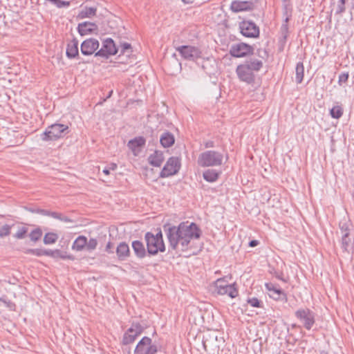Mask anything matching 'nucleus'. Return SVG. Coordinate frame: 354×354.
I'll list each match as a JSON object with an SVG mask.
<instances>
[{"instance_id": "1", "label": "nucleus", "mask_w": 354, "mask_h": 354, "mask_svg": "<svg viewBox=\"0 0 354 354\" xmlns=\"http://www.w3.org/2000/svg\"><path fill=\"white\" fill-rule=\"evenodd\" d=\"M163 228L169 246L173 250H177L180 245L182 251L187 250L191 240L199 239L201 234L198 226L189 221L181 222L178 226L165 224Z\"/></svg>"}, {"instance_id": "2", "label": "nucleus", "mask_w": 354, "mask_h": 354, "mask_svg": "<svg viewBox=\"0 0 354 354\" xmlns=\"http://www.w3.org/2000/svg\"><path fill=\"white\" fill-rule=\"evenodd\" d=\"M223 156L216 151H206L201 153L198 158V164L202 167L220 166L223 163Z\"/></svg>"}, {"instance_id": "3", "label": "nucleus", "mask_w": 354, "mask_h": 354, "mask_svg": "<svg viewBox=\"0 0 354 354\" xmlns=\"http://www.w3.org/2000/svg\"><path fill=\"white\" fill-rule=\"evenodd\" d=\"M68 133L67 125L55 123L48 127L41 135L43 141H53L64 137Z\"/></svg>"}, {"instance_id": "4", "label": "nucleus", "mask_w": 354, "mask_h": 354, "mask_svg": "<svg viewBox=\"0 0 354 354\" xmlns=\"http://www.w3.org/2000/svg\"><path fill=\"white\" fill-rule=\"evenodd\" d=\"M295 315L308 330H310L315 323V313L308 308L298 309L295 311Z\"/></svg>"}, {"instance_id": "5", "label": "nucleus", "mask_w": 354, "mask_h": 354, "mask_svg": "<svg viewBox=\"0 0 354 354\" xmlns=\"http://www.w3.org/2000/svg\"><path fill=\"white\" fill-rule=\"evenodd\" d=\"M145 240L147 244V250L149 256H153L158 253V252H163L165 251V243H159L153 236V234L151 232H147L145 234Z\"/></svg>"}, {"instance_id": "6", "label": "nucleus", "mask_w": 354, "mask_h": 354, "mask_svg": "<svg viewBox=\"0 0 354 354\" xmlns=\"http://www.w3.org/2000/svg\"><path fill=\"white\" fill-rule=\"evenodd\" d=\"M215 288L217 293L221 295H227L231 298H235L238 295V290L235 284H228L224 279H218L215 281Z\"/></svg>"}, {"instance_id": "7", "label": "nucleus", "mask_w": 354, "mask_h": 354, "mask_svg": "<svg viewBox=\"0 0 354 354\" xmlns=\"http://www.w3.org/2000/svg\"><path fill=\"white\" fill-rule=\"evenodd\" d=\"M158 346L152 344V340L148 337H144L138 343L134 350V354H156Z\"/></svg>"}, {"instance_id": "8", "label": "nucleus", "mask_w": 354, "mask_h": 354, "mask_svg": "<svg viewBox=\"0 0 354 354\" xmlns=\"http://www.w3.org/2000/svg\"><path fill=\"white\" fill-rule=\"evenodd\" d=\"M180 168V160L178 157L169 158L162 171L160 173V177L167 178L174 175L178 172Z\"/></svg>"}, {"instance_id": "9", "label": "nucleus", "mask_w": 354, "mask_h": 354, "mask_svg": "<svg viewBox=\"0 0 354 354\" xmlns=\"http://www.w3.org/2000/svg\"><path fill=\"white\" fill-rule=\"evenodd\" d=\"M254 48L245 43L234 44L230 46V54L234 57H243L252 55Z\"/></svg>"}, {"instance_id": "10", "label": "nucleus", "mask_w": 354, "mask_h": 354, "mask_svg": "<svg viewBox=\"0 0 354 354\" xmlns=\"http://www.w3.org/2000/svg\"><path fill=\"white\" fill-rule=\"evenodd\" d=\"M239 29L244 37L250 38H258L259 37V28L252 21L240 22Z\"/></svg>"}, {"instance_id": "11", "label": "nucleus", "mask_w": 354, "mask_h": 354, "mask_svg": "<svg viewBox=\"0 0 354 354\" xmlns=\"http://www.w3.org/2000/svg\"><path fill=\"white\" fill-rule=\"evenodd\" d=\"M118 51L111 38L106 39L102 43V47L95 53V57L108 59L111 55H115Z\"/></svg>"}, {"instance_id": "12", "label": "nucleus", "mask_w": 354, "mask_h": 354, "mask_svg": "<svg viewBox=\"0 0 354 354\" xmlns=\"http://www.w3.org/2000/svg\"><path fill=\"white\" fill-rule=\"evenodd\" d=\"M181 56L187 60L196 61L201 57V51L196 46H180L176 48Z\"/></svg>"}, {"instance_id": "13", "label": "nucleus", "mask_w": 354, "mask_h": 354, "mask_svg": "<svg viewBox=\"0 0 354 354\" xmlns=\"http://www.w3.org/2000/svg\"><path fill=\"white\" fill-rule=\"evenodd\" d=\"M236 73L240 81L251 84L254 82L255 74L248 66L241 64L236 68Z\"/></svg>"}, {"instance_id": "14", "label": "nucleus", "mask_w": 354, "mask_h": 354, "mask_svg": "<svg viewBox=\"0 0 354 354\" xmlns=\"http://www.w3.org/2000/svg\"><path fill=\"white\" fill-rule=\"evenodd\" d=\"M265 286L268 291L270 297L277 301H287V295L279 286L272 283H266Z\"/></svg>"}, {"instance_id": "15", "label": "nucleus", "mask_w": 354, "mask_h": 354, "mask_svg": "<svg viewBox=\"0 0 354 354\" xmlns=\"http://www.w3.org/2000/svg\"><path fill=\"white\" fill-rule=\"evenodd\" d=\"M100 43L95 38H89L84 40L80 46L81 53L86 56L93 55L99 48Z\"/></svg>"}, {"instance_id": "16", "label": "nucleus", "mask_w": 354, "mask_h": 354, "mask_svg": "<svg viewBox=\"0 0 354 354\" xmlns=\"http://www.w3.org/2000/svg\"><path fill=\"white\" fill-rule=\"evenodd\" d=\"M146 140L142 136L136 137L130 140L127 143V147L133 155L137 156L141 151V149L145 145Z\"/></svg>"}, {"instance_id": "17", "label": "nucleus", "mask_w": 354, "mask_h": 354, "mask_svg": "<svg viewBox=\"0 0 354 354\" xmlns=\"http://www.w3.org/2000/svg\"><path fill=\"white\" fill-rule=\"evenodd\" d=\"M98 30L97 26L89 21H84L78 24L77 31L82 36L96 33Z\"/></svg>"}, {"instance_id": "18", "label": "nucleus", "mask_w": 354, "mask_h": 354, "mask_svg": "<svg viewBox=\"0 0 354 354\" xmlns=\"http://www.w3.org/2000/svg\"><path fill=\"white\" fill-rule=\"evenodd\" d=\"M253 8L254 4L252 2L248 1H233L230 6V9L234 12L252 10Z\"/></svg>"}, {"instance_id": "19", "label": "nucleus", "mask_w": 354, "mask_h": 354, "mask_svg": "<svg viewBox=\"0 0 354 354\" xmlns=\"http://www.w3.org/2000/svg\"><path fill=\"white\" fill-rule=\"evenodd\" d=\"M116 255L119 261H123L130 257V249L128 244L124 242H120L115 250Z\"/></svg>"}, {"instance_id": "20", "label": "nucleus", "mask_w": 354, "mask_h": 354, "mask_svg": "<svg viewBox=\"0 0 354 354\" xmlns=\"http://www.w3.org/2000/svg\"><path fill=\"white\" fill-rule=\"evenodd\" d=\"M131 247L135 256L138 259H142L148 255L147 250L145 248L142 241L138 240L132 241Z\"/></svg>"}, {"instance_id": "21", "label": "nucleus", "mask_w": 354, "mask_h": 354, "mask_svg": "<svg viewBox=\"0 0 354 354\" xmlns=\"http://www.w3.org/2000/svg\"><path fill=\"white\" fill-rule=\"evenodd\" d=\"M244 66H248L254 73L259 72L263 67V62L260 59L254 57L247 59L242 63Z\"/></svg>"}, {"instance_id": "22", "label": "nucleus", "mask_w": 354, "mask_h": 354, "mask_svg": "<svg viewBox=\"0 0 354 354\" xmlns=\"http://www.w3.org/2000/svg\"><path fill=\"white\" fill-rule=\"evenodd\" d=\"M66 55L69 59L79 57L78 41L77 39L74 38L67 44Z\"/></svg>"}, {"instance_id": "23", "label": "nucleus", "mask_w": 354, "mask_h": 354, "mask_svg": "<svg viewBox=\"0 0 354 354\" xmlns=\"http://www.w3.org/2000/svg\"><path fill=\"white\" fill-rule=\"evenodd\" d=\"M163 161V153L160 151L156 150L148 157L149 163L153 167H160Z\"/></svg>"}, {"instance_id": "24", "label": "nucleus", "mask_w": 354, "mask_h": 354, "mask_svg": "<svg viewBox=\"0 0 354 354\" xmlns=\"http://www.w3.org/2000/svg\"><path fill=\"white\" fill-rule=\"evenodd\" d=\"M160 142L163 147H169L174 144V136L171 133L165 131L161 135Z\"/></svg>"}, {"instance_id": "25", "label": "nucleus", "mask_w": 354, "mask_h": 354, "mask_svg": "<svg viewBox=\"0 0 354 354\" xmlns=\"http://www.w3.org/2000/svg\"><path fill=\"white\" fill-rule=\"evenodd\" d=\"M221 174V171H217L216 169H208L203 172V176L206 181L214 183L218 180Z\"/></svg>"}, {"instance_id": "26", "label": "nucleus", "mask_w": 354, "mask_h": 354, "mask_svg": "<svg viewBox=\"0 0 354 354\" xmlns=\"http://www.w3.org/2000/svg\"><path fill=\"white\" fill-rule=\"evenodd\" d=\"M281 36L279 39V50L282 51L284 48L285 44L287 41V38L288 37V26L286 24H282L281 26Z\"/></svg>"}, {"instance_id": "27", "label": "nucleus", "mask_w": 354, "mask_h": 354, "mask_svg": "<svg viewBox=\"0 0 354 354\" xmlns=\"http://www.w3.org/2000/svg\"><path fill=\"white\" fill-rule=\"evenodd\" d=\"M87 244V238L85 236H79L74 241L72 249L76 251H82L83 250H86V246Z\"/></svg>"}, {"instance_id": "28", "label": "nucleus", "mask_w": 354, "mask_h": 354, "mask_svg": "<svg viewBox=\"0 0 354 354\" xmlns=\"http://www.w3.org/2000/svg\"><path fill=\"white\" fill-rule=\"evenodd\" d=\"M342 248L344 251L348 252H349L353 249V241L349 234H342Z\"/></svg>"}, {"instance_id": "29", "label": "nucleus", "mask_w": 354, "mask_h": 354, "mask_svg": "<svg viewBox=\"0 0 354 354\" xmlns=\"http://www.w3.org/2000/svg\"><path fill=\"white\" fill-rule=\"evenodd\" d=\"M296 77L295 81L297 84L302 82L304 75V66L303 62H298L295 68Z\"/></svg>"}, {"instance_id": "30", "label": "nucleus", "mask_w": 354, "mask_h": 354, "mask_svg": "<svg viewBox=\"0 0 354 354\" xmlns=\"http://www.w3.org/2000/svg\"><path fill=\"white\" fill-rule=\"evenodd\" d=\"M97 8L93 7H85L79 13L78 17L81 19L92 17L96 15Z\"/></svg>"}, {"instance_id": "31", "label": "nucleus", "mask_w": 354, "mask_h": 354, "mask_svg": "<svg viewBox=\"0 0 354 354\" xmlns=\"http://www.w3.org/2000/svg\"><path fill=\"white\" fill-rule=\"evenodd\" d=\"M53 258L70 260L74 259V257L72 255L67 254L66 252H64L58 249L53 250Z\"/></svg>"}, {"instance_id": "32", "label": "nucleus", "mask_w": 354, "mask_h": 354, "mask_svg": "<svg viewBox=\"0 0 354 354\" xmlns=\"http://www.w3.org/2000/svg\"><path fill=\"white\" fill-rule=\"evenodd\" d=\"M137 335L133 333H129L127 330V332L124 333L122 338V344L124 346H127L130 344H132L135 342L137 338Z\"/></svg>"}, {"instance_id": "33", "label": "nucleus", "mask_w": 354, "mask_h": 354, "mask_svg": "<svg viewBox=\"0 0 354 354\" xmlns=\"http://www.w3.org/2000/svg\"><path fill=\"white\" fill-rule=\"evenodd\" d=\"M58 239V235L53 232L46 233L44 238V243L46 245L55 243Z\"/></svg>"}, {"instance_id": "34", "label": "nucleus", "mask_w": 354, "mask_h": 354, "mask_svg": "<svg viewBox=\"0 0 354 354\" xmlns=\"http://www.w3.org/2000/svg\"><path fill=\"white\" fill-rule=\"evenodd\" d=\"M128 330L129 333H133L138 337L142 333L144 328L139 323H132Z\"/></svg>"}, {"instance_id": "35", "label": "nucleus", "mask_w": 354, "mask_h": 354, "mask_svg": "<svg viewBox=\"0 0 354 354\" xmlns=\"http://www.w3.org/2000/svg\"><path fill=\"white\" fill-rule=\"evenodd\" d=\"M42 236V230L40 227H37L34 229L30 234L29 237L30 239L33 242H37L39 241Z\"/></svg>"}, {"instance_id": "36", "label": "nucleus", "mask_w": 354, "mask_h": 354, "mask_svg": "<svg viewBox=\"0 0 354 354\" xmlns=\"http://www.w3.org/2000/svg\"><path fill=\"white\" fill-rule=\"evenodd\" d=\"M330 113L332 118L339 119L343 115V110L341 106H336L330 109Z\"/></svg>"}, {"instance_id": "37", "label": "nucleus", "mask_w": 354, "mask_h": 354, "mask_svg": "<svg viewBox=\"0 0 354 354\" xmlns=\"http://www.w3.org/2000/svg\"><path fill=\"white\" fill-rule=\"evenodd\" d=\"M97 240L95 238H91L89 240L87 239L86 250L89 252L95 250L97 246Z\"/></svg>"}, {"instance_id": "38", "label": "nucleus", "mask_w": 354, "mask_h": 354, "mask_svg": "<svg viewBox=\"0 0 354 354\" xmlns=\"http://www.w3.org/2000/svg\"><path fill=\"white\" fill-rule=\"evenodd\" d=\"M120 53L121 54H127V56H129L131 53V46L130 44L124 42L121 43L120 46Z\"/></svg>"}, {"instance_id": "39", "label": "nucleus", "mask_w": 354, "mask_h": 354, "mask_svg": "<svg viewBox=\"0 0 354 354\" xmlns=\"http://www.w3.org/2000/svg\"><path fill=\"white\" fill-rule=\"evenodd\" d=\"M28 232V227L23 226L18 229L17 232L14 234V237L17 239H22L25 238Z\"/></svg>"}, {"instance_id": "40", "label": "nucleus", "mask_w": 354, "mask_h": 354, "mask_svg": "<svg viewBox=\"0 0 354 354\" xmlns=\"http://www.w3.org/2000/svg\"><path fill=\"white\" fill-rule=\"evenodd\" d=\"M351 224L346 221L339 223V228L342 234H349Z\"/></svg>"}, {"instance_id": "41", "label": "nucleus", "mask_w": 354, "mask_h": 354, "mask_svg": "<svg viewBox=\"0 0 354 354\" xmlns=\"http://www.w3.org/2000/svg\"><path fill=\"white\" fill-rule=\"evenodd\" d=\"M44 250L42 249H26L24 253L27 254H32L37 257L44 256Z\"/></svg>"}, {"instance_id": "42", "label": "nucleus", "mask_w": 354, "mask_h": 354, "mask_svg": "<svg viewBox=\"0 0 354 354\" xmlns=\"http://www.w3.org/2000/svg\"><path fill=\"white\" fill-rule=\"evenodd\" d=\"M11 226L6 224L0 228V238H3L10 234Z\"/></svg>"}, {"instance_id": "43", "label": "nucleus", "mask_w": 354, "mask_h": 354, "mask_svg": "<svg viewBox=\"0 0 354 354\" xmlns=\"http://www.w3.org/2000/svg\"><path fill=\"white\" fill-rule=\"evenodd\" d=\"M248 303L252 307L259 308L261 307V301L259 300L257 297H252L248 299Z\"/></svg>"}, {"instance_id": "44", "label": "nucleus", "mask_w": 354, "mask_h": 354, "mask_svg": "<svg viewBox=\"0 0 354 354\" xmlns=\"http://www.w3.org/2000/svg\"><path fill=\"white\" fill-rule=\"evenodd\" d=\"M27 209L32 213H37V214H41L43 216H46L47 212H48V210H46V209H39V208H33V207H29V208H27Z\"/></svg>"}, {"instance_id": "45", "label": "nucleus", "mask_w": 354, "mask_h": 354, "mask_svg": "<svg viewBox=\"0 0 354 354\" xmlns=\"http://www.w3.org/2000/svg\"><path fill=\"white\" fill-rule=\"evenodd\" d=\"M258 55H259V57L261 58V60H262V61L266 60L268 57V53L267 50L265 49H263V50L259 49Z\"/></svg>"}, {"instance_id": "46", "label": "nucleus", "mask_w": 354, "mask_h": 354, "mask_svg": "<svg viewBox=\"0 0 354 354\" xmlns=\"http://www.w3.org/2000/svg\"><path fill=\"white\" fill-rule=\"evenodd\" d=\"M70 5L71 3L68 1L57 0L55 6L59 8H62L68 7Z\"/></svg>"}, {"instance_id": "47", "label": "nucleus", "mask_w": 354, "mask_h": 354, "mask_svg": "<svg viewBox=\"0 0 354 354\" xmlns=\"http://www.w3.org/2000/svg\"><path fill=\"white\" fill-rule=\"evenodd\" d=\"M0 300L3 301L6 306L10 310H15L16 305L15 303L10 301H6L3 299H1Z\"/></svg>"}, {"instance_id": "48", "label": "nucleus", "mask_w": 354, "mask_h": 354, "mask_svg": "<svg viewBox=\"0 0 354 354\" xmlns=\"http://www.w3.org/2000/svg\"><path fill=\"white\" fill-rule=\"evenodd\" d=\"M345 10H346L345 3L338 2L336 13L342 14V13L344 12Z\"/></svg>"}, {"instance_id": "49", "label": "nucleus", "mask_w": 354, "mask_h": 354, "mask_svg": "<svg viewBox=\"0 0 354 354\" xmlns=\"http://www.w3.org/2000/svg\"><path fill=\"white\" fill-rule=\"evenodd\" d=\"M113 248H114L113 243L109 241L106 245L105 251L109 254H113L114 252Z\"/></svg>"}, {"instance_id": "50", "label": "nucleus", "mask_w": 354, "mask_h": 354, "mask_svg": "<svg viewBox=\"0 0 354 354\" xmlns=\"http://www.w3.org/2000/svg\"><path fill=\"white\" fill-rule=\"evenodd\" d=\"M153 236L159 243H160L161 244L164 243L162 233L160 230L156 235L153 234Z\"/></svg>"}, {"instance_id": "51", "label": "nucleus", "mask_w": 354, "mask_h": 354, "mask_svg": "<svg viewBox=\"0 0 354 354\" xmlns=\"http://www.w3.org/2000/svg\"><path fill=\"white\" fill-rule=\"evenodd\" d=\"M348 78V75L347 73H342L339 76V82H346Z\"/></svg>"}, {"instance_id": "52", "label": "nucleus", "mask_w": 354, "mask_h": 354, "mask_svg": "<svg viewBox=\"0 0 354 354\" xmlns=\"http://www.w3.org/2000/svg\"><path fill=\"white\" fill-rule=\"evenodd\" d=\"M54 250H44V256L50 257L53 258V253Z\"/></svg>"}, {"instance_id": "53", "label": "nucleus", "mask_w": 354, "mask_h": 354, "mask_svg": "<svg viewBox=\"0 0 354 354\" xmlns=\"http://www.w3.org/2000/svg\"><path fill=\"white\" fill-rule=\"evenodd\" d=\"M57 214L58 212H50V211H48L47 212V215L48 216H51L54 218H56L57 216Z\"/></svg>"}, {"instance_id": "54", "label": "nucleus", "mask_w": 354, "mask_h": 354, "mask_svg": "<svg viewBox=\"0 0 354 354\" xmlns=\"http://www.w3.org/2000/svg\"><path fill=\"white\" fill-rule=\"evenodd\" d=\"M259 243V242L257 240H252L249 242V246L253 248L258 245Z\"/></svg>"}, {"instance_id": "55", "label": "nucleus", "mask_w": 354, "mask_h": 354, "mask_svg": "<svg viewBox=\"0 0 354 354\" xmlns=\"http://www.w3.org/2000/svg\"><path fill=\"white\" fill-rule=\"evenodd\" d=\"M214 143L213 141H207L205 143V147L206 148H211V147H214Z\"/></svg>"}, {"instance_id": "56", "label": "nucleus", "mask_w": 354, "mask_h": 354, "mask_svg": "<svg viewBox=\"0 0 354 354\" xmlns=\"http://www.w3.org/2000/svg\"><path fill=\"white\" fill-rule=\"evenodd\" d=\"M62 221H64L65 223H72L73 220L68 218V216L63 215L62 218Z\"/></svg>"}, {"instance_id": "57", "label": "nucleus", "mask_w": 354, "mask_h": 354, "mask_svg": "<svg viewBox=\"0 0 354 354\" xmlns=\"http://www.w3.org/2000/svg\"><path fill=\"white\" fill-rule=\"evenodd\" d=\"M102 172H103L104 174H106V175H109V173H110V171H109V169H107V168H104V169H103Z\"/></svg>"}, {"instance_id": "58", "label": "nucleus", "mask_w": 354, "mask_h": 354, "mask_svg": "<svg viewBox=\"0 0 354 354\" xmlns=\"http://www.w3.org/2000/svg\"><path fill=\"white\" fill-rule=\"evenodd\" d=\"M62 216H63V215H62V214L58 213V214H57V217H56V218H55V219H58V220L62 221Z\"/></svg>"}, {"instance_id": "59", "label": "nucleus", "mask_w": 354, "mask_h": 354, "mask_svg": "<svg viewBox=\"0 0 354 354\" xmlns=\"http://www.w3.org/2000/svg\"><path fill=\"white\" fill-rule=\"evenodd\" d=\"M185 3H192L194 0H182Z\"/></svg>"}, {"instance_id": "60", "label": "nucleus", "mask_w": 354, "mask_h": 354, "mask_svg": "<svg viewBox=\"0 0 354 354\" xmlns=\"http://www.w3.org/2000/svg\"><path fill=\"white\" fill-rule=\"evenodd\" d=\"M117 167V165L115 164H113L111 169H115Z\"/></svg>"}, {"instance_id": "61", "label": "nucleus", "mask_w": 354, "mask_h": 354, "mask_svg": "<svg viewBox=\"0 0 354 354\" xmlns=\"http://www.w3.org/2000/svg\"><path fill=\"white\" fill-rule=\"evenodd\" d=\"M339 3H346V0H339Z\"/></svg>"}, {"instance_id": "62", "label": "nucleus", "mask_w": 354, "mask_h": 354, "mask_svg": "<svg viewBox=\"0 0 354 354\" xmlns=\"http://www.w3.org/2000/svg\"><path fill=\"white\" fill-rule=\"evenodd\" d=\"M112 93H113V91H111L110 93H109V96L108 97H110Z\"/></svg>"}, {"instance_id": "63", "label": "nucleus", "mask_w": 354, "mask_h": 354, "mask_svg": "<svg viewBox=\"0 0 354 354\" xmlns=\"http://www.w3.org/2000/svg\"><path fill=\"white\" fill-rule=\"evenodd\" d=\"M128 354H131L130 348H129V350H128Z\"/></svg>"}]
</instances>
